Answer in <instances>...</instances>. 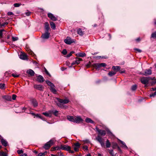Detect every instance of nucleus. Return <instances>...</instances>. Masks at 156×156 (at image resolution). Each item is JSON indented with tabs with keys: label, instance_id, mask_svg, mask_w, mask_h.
Returning <instances> with one entry per match:
<instances>
[{
	"label": "nucleus",
	"instance_id": "nucleus-1",
	"mask_svg": "<svg viewBox=\"0 0 156 156\" xmlns=\"http://www.w3.org/2000/svg\"><path fill=\"white\" fill-rule=\"evenodd\" d=\"M67 118L69 121L76 123H80L83 120L80 116H73L67 115Z\"/></svg>",
	"mask_w": 156,
	"mask_h": 156
},
{
	"label": "nucleus",
	"instance_id": "nucleus-2",
	"mask_svg": "<svg viewBox=\"0 0 156 156\" xmlns=\"http://www.w3.org/2000/svg\"><path fill=\"white\" fill-rule=\"evenodd\" d=\"M46 83L50 86V90L51 92L54 94H56L57 91L55 89V87L54 84L49 81H46Z\"/></svg>",
	"mask_w": 156,
	"mask_h": 156
},
{
	"label": "nucleus",
	"instance_id": "nucleus-3",
	"mask_svg": "<svg viewBox=\"0 0 156 156\" xmlns=\"http://www.w3.org/2000/svg\"><path fill=\"white\" fill-rule=\"evenodd\" d=\"M151 80H152L150 77H143L141 78L140 81L142 83L146 85Z\"/></svg>",
	"mask_w": 156,
	"mask_h": 156
},
{
	"label": "nucleus",
	"instance_id": "nucleus-4",
	"mask_svg": "<svg viewBox=\"0 0 156 156\" xmlns=\"http://www.w3.org/2000/svg\"><path fill=\"white\" fill-rule=\"evenodd\" d=\"M71 147L68 146L66 145H61V148L62 150H64L69 151V153L73 154L74 153V151H71Z\"/></svg>",
	"mask_w": 156,
	"mask_h": 156
},
{
	"label": "nucleus",
	"instance_id": "nucleus-5",
	"mask_svg": "<svg viewBox=\"0 0 156 156\" xmlns=\"http://www.w3.org/2000/svg\"><path fill=\"white\" fill-rule=\"evenodd\" d=\"M54 142V140H51L47 142L44 145V148L45 149H48L53 144Z\"/></svg>",
	"mask_w": 156,
	"mask_h": 156
},
{
	"label": "nucleus",
	"instance_id": "nucleus-6",
	"mask_svg": "<svg viewBox=\"0 0 156 156\" xmlns=\"http://www.w3.org/2000/svg\"><path fill=\"white\" fill-rule=\"evenodd\" d=\"M64 42L66 44H70L74 42L73 40L71 39L69 37H67L66 39L64 40Z\"/></svg>",
	"mask_w": 156,
	"mask_h": 156
},
{
	"label": "nucleus",
	"instance_id": "nucleus-7",
	"mask_svg": "<svg viewBox=\"0 0 156 156\" xmlns=\"http://www.w3.org/2000/svg\"><path fill=\"white\" fill-rule=\"evenodd\" d=\"M48 17L53 21H55L57 20V18L51 13H48Z\"/></svg>",
	"mask_w": 156,
	"mask_h": 156
},
{
	"label": "nucleus",
	"instance_id": "nucleus-8",
	"mask_svg": "<svg viewBox=\"0 0 156 156\" xmlns=\"http://www.w3.org/2000/svg\"><path fill=\"white\" fill-rule=\"evenodd\" d=\"M50 35V33L48 31H45V33L43 34L41 37L44 39H47L49 38Z\"/></svg>",
	"mask_w": 156,
	"mask_h": 156
},
{
	"label": "nucleus",
	"instance_id": "nucleus-9",
	"mask_svg": "<svg viewBox=\"0 0 156 156\" xmlns=\"http://www.w3.org/2000/svg\"><path fill=\"white\" fill-rule=\"evenodd\" d=\"M34 87L35 89L39 90H43L44 88V87L41 85L35 84L34 85Z\"/></svg>",
	"mask_w": 156,
	"mask_h": 156
},
{
	"label": "nucleus",
	"instance_id": "nucleus-10",
	"mask_svg": "<svg viewBox=\"0 0 156 156\" xmlns=\"http://www.w3.org/2000/svg\"><path fill=\"white\" fill-rule=\"evenodd\" d=\"M57 99L59 102L62 103L64 104H67L69 101L68 99H62L58 98H57Z\"/></svg>",
	"mask_w": 156,
	"mask_h": 156
},
{
	"label": "nucleus",
	"instance_id": "nucleus-11",
	"mask_svg": "<svg viewBox=\"0 0 156 156\" xmlns=\"http://www.w3.org/2000/svg\"><path fill=\"white\" fill-rule=\"evenodd\" d=\"M20 58L23 60H25L28 59L27 55L24 53H21L20 55Z\"/></svg>",
	"mask_w": 156,
	"mask_h": 156
},
{
	"label": "nucleus",
	"instance_id": "nucleus-12",
	"mask_svg": "<svg viewBox=\"0 0 156 156\" xmlns=\"http://www.w3.org/2000/svg\"><path fill=\"white\" fill-rule=\"evenodd\" d=\"M97 131L98 132L99 134L101 136H104L106 134V131L102 129H97Z\"/></svg>",
	"mask_w": 156,
	"mask_h": 156
},
{
	"label": "nucleus",
	"instance_id": "nucleus-13",
	"mask_svg": "<svg viewBox=\"0 0 156 156\" xmlns=\"http://www.w3.org/2000/svg\"><path fill=\"white\" fill-rule=\"evenodd\" d=\"M37 81L40 83H42L44 80L42 76L39 75L37 77Z\"/></svg>",
	"mask_w": 156,
	"mask_h": 156
},
{
	"label": "nucleus",
	"instance_id": "nucleus-14",
	"mask_svg": "<svg viewBox=\"0 0 156 156\" xmlns=\"http://www.w3.org/2000/svg\"><path fill=\"white\" fill-rule=\"evenodd\" d=\"M52 112V111H49L48 112H43L42 114L46 116L51 117V116Z\"/></svg>",
	"mask_w": 156,
	"mask_h": 156
},
{
	"label": "nucleus",
	"instance_id": "nucleus-15",
	"mask_svg": "<svg viewBox=\"0 0 156 156\" xmlns=\"http://www.w3.org/2000/svg\"><path fill=\"white\" fill-rule=\"evenodd\" d=\"M27 73L31 76H34L35 74L34 71L31 69L28 70L27 71Z\"/></svg>",
	"mask_w": 156,
	"mask_h": 156
},
{
	"label": "nucleus",
	"instance_id": "nucleus-16",
	"mask_svg": "<svg viewBox=\"0 0 156 156\" xmlns=\"http://www.w3.org/2000/svg\"><path fill=\"white\" fill-rule=\"evenodd\" d=\"M151 73L152 71L151 69H147L145 70L144 73H143V74L145 76H147L148 75H151Z\"/></svg>",
	"mask_w": 156,
	"mask_h": 156
},
{
	"label": "nucleus",
	"instance_id": "nucleus-17",
	"mask_svg": "<svg viewBox=\"0 0 156 156\" xmlns=\"http://www.w3.org/2000/svg\"><path fill=\"white\" fill-rule=\"evenodd\" d=\"M1 142L2 145L5 147H6L7 145V142L3 138L1 139Z\"/></svg>",
	"mask_w": 156,
	"mask_h": 156
},
{
	"label": "nucleus",
	"instance_id": "nucleus-18",
	"mask_svg": "<svg viewBox=\"0 0 156 156\" xmlns=\"http://www.w3.org/2000/svg\"><path fill=\"white\" fill-rule=\"evenodd\" d=\"M57 105L58 107L66 109L67 108V106L65 107L64 106V105L62 103H57Z\"/></svg>",
	"mask_w": 156,
	"mask_h": 156
},
{
	"label": "nucleus",
	"instance_id": "nucleus-19",
	"mask_svg": "<svg viewBox=\"0 0 156 156\" xmlns=\"http://www.w3.org/2000/svg\"><path fill=\"white\" fill-rule=\"evenodd\" d=\"M31 103L34 107H36L38 105V103L36 100L34 99H32L31 100Z\"/></svg>",
	"mask_w": 156,
	"mask_h": 156
},
{
	"label": "nucleus",
	"instance_id": "nucleus-20",
	"mask_svg": "<svg viewBox=\"0 0 156 156\" xmlns=\"http://www.w3.org/2000/svg\"><path fill=\"white\" fill-rule=\"evenodd\" d=\"M112 69L115 71V72H116L119 71L120 68L119 66H113L112 67Z\"/></svg>",
	"mask_w": 156,
	"mask_h": 156
},
{
	"label": "nucleus",
	"instance_id": "nucleus-21",
	"mask_svg": "<svg viewBox=\"0 0 156 156\" xmlns=\"http://www.w3.org/2000/svg\"><path fill=\"white\" fill-rule=\"evenodd\" d=\"M44 24L45 31L48 32V30L50 29L48 23L47 22H46Z\"/></svg>",
	"mask_w": 156,
	"mask_h": 156
},
{
	"label": "nucleus",
	"instance_id": "nucleus-22",
	"mask_svg": "<svg viewBox=\"0 0 156 156\" xmlns=\"http://www.w3.org/2000/svg\"><path fill=\"white\" fill-rule=\"evenodd\" d=\"M6 32L4 29L1 30H0V38H2L3 34H6Z\"/></svg>",
	"mask_w": 156,
	"mask_h": 156
},
{
	"label": "nucleus",
	"instance_id": "nucleus-23",
	"mask_svg": "<svg viewBox=\"0 0 156 156\" xmlns=\"http://www.w3.org/2000/svg\"><path fill=\"white\" fill-rule=\"evenodd\" d=\"M51 151H54L55 150H60L61 149V146L60 147L58 146H56L55 147H53L51 148Z\"/></svg>",
	"mask_w": 156,
	"mask_h": 156
},
{
	"label": "nucleus",
	"instance_id": "nucleus-24",
	"mask_svg": "<svg viewBox=\"0 0 156 156\" xmlns=\"http://www.w3.org/2000/svg\"><path fill=\"white\" fill-rule=\"evenodd\" d=\"M2 98L3 99L8 101H11V97L9 96H4L2 97Z\"/></svg>",
	"mask_w": 156,
	"mask_h": 156
},
{
	"label": "nucleus",
	"instance_id": "nucleus-25",
	"mask_svg": "<svg viewBox=\"0 0 156 156\" xmlns=\"http://www.w3.org/2000/svg\"><path fill=\"white\" fill-rule=\"evenodd\" d=\"M77 34L80 36H82L84 34V33L80 28H79L77 30Z\"/></svg>",
	"mask_w": 156,
	"mask_h": 156
},
{
	"label": "nucleus",
	"instance_id": "nucleus-26",
	"mask_svg": "<svg viewBox=\"0 0 156 156\" xmlns=\"http://www.w3.org/2000/svg\"><path fill=\"white\" fill-rule=\"evenodd\" d=\"M85 121L87 123H90L93 124H94V123L93 121L92 120L88 118H87L86 119Z\"/></svg>",
	"mask_w": 156,
	"mask_h": 156
},
{
	"label": "nucleus",
	"instance_id": "nucleus-27",
	"mask_svg": "<svg viewBox=\"0 0 156 156\" xmlns=\"http://www.w3.org/2000/svg\"><path fill=\"white\" fill-rule=\"evenodd\" d=\"M93 66L96 69H98L100 67V63H96L94 64H93Z\"/></svg>",
	"mask_w": 156,
	"mask_h": 156
},
{
	"label": "nucleus",
	"instance_id": "nucleus-28",
	"mask_svg": "<svg viewBox=\"0 0 156 156\" xmlns=\"http://www.w3.org/2000/svg\"><path fill=\"white\" fill-rule=\"evenodd\" d=\"M50 25L51 28L53 30H55L56 29V26L55 23L53 22H50Z\"/></svg>",
	"mask_w": 156,
	"mask_h": 156
},
{
	"label": "nucleus",
	"instance_id": "nucleus-29",
	"mask_svg": "<svg viewBox=\"0 0 156 156\" xmlns=\"http://www.w3.org/2000/svg\"><path fill=\"white\" fill-rule=\"evenodd\" d=\"M77 55L79 57H84L86 56V54L85 53H78Z\"/></svg>",
	"mask_w": 156,
	"mask_h": 156
},
{
	"label": "nucleus",
	"instance_id": "nucleus-30",
	"mask_svg": "<svg viewBox=\"0 0 156 156\" xmlns=\"http://www.w3.org/2000/svg\"><path fill=\"white\" fill-rule=\"evenodd\" d=\"M96 139L100 143L103 141L102 138L99 136H98Z\"/></svg>",
	"mask_w": 156,
	"mask_h": 156
},
{
	"label": "nucleus",
	"instance_id": "nucleus-31",
	"mask_svg": "<svg viewBox=\"0 0 156 156\" xmlns=\"http://www.w3.org/2000/svg\"><path fill=\"white\" fill-rule=\"evenodd\" d=\"M82 58H76V60L75 61L76 64H78L80 63V62L81 61H82Z\"/></svg>",
	"mask_w": 156,
	"mask_h": 156
},
{
	"label": "nucleus",
	"instance_id": "nucleus-32",
	"mask_svg": "<svg viewBox=\"0 0 156 156\" xmlns=\"http://www.w3.org/2000/svg\"><path fill=\"white\" fill-rule=\"evenodd\" d=\"M116 74V72L111 71L108 73V75L110 76H112Z\"/></svg>",
	"mask_w": 156,
	"mask_h": 156
},
{
	"label": "nucleus",
	"instance_id": "nucleus-33",
	"mask_svg": "<svg viewBox=\"0 0 156 156\" xmlns=\"http://www.w3.org/2000/svg\"><path fill=\"white\" fill-rule=\"evenodd\" d=\"M106 146L107 148H109L110 147L111 144L108 140H107L106 141Z\"/></svg>",
	"mask_w": 156,
	"mask_h": 156
},
{
	"label": "nucleus",
	"instance_id": "nucleus-34",
	"mask_svg": "<svg viewBox=\"0 0 156 156\" xmlns=\"http://www.w3.org/2000/svg\"><path fill=\"white\" fill-rule=\"evenodd\" d=\"M74 145L75 147L79 148L80 147V144L78 142H76L74 144Z\"/></svg>",
	"mask_w": 156,
	"mask_h": 156
},
{
	"label": "nucleus",
	"instance_id": "nucleus-35",
	"mask_svg": "<svg viewBox=\"0 0 156 156\" xmlns=\"http://www.w3.org/2000/svg\"><path fill=\"white\" fill-rule=\"evenodd\" d=\"M137 88V86L136 85H133L131 87V89L132 90H135Z\"/></svg>",
	"mask_w": 156,
	"mask_h": 156
},
{
	"label": "nucleus",
	"instance_id": "nucleus-36",
	"mask_svg": "<svg viewBox=\"0 0 156 156\" xmlns=\"http://www.w3.org/2000/svg\"><path fill=\"white\" fill-rule=\"evenodd\" d=\"M0 156H8L6 153L4 152H1L0 153Z\"/></svg>",
	"mask_w": 156,
	"mask_h": 156
},
{
	"label": "nucleus",
	"instance_id": "nucleus-37",
	"mask_svg": "<svg viewBox=\"0 0 156 156\" xmlns=\"http://www.w3.org/2000/svg\"><path fill=\"white\" fill-rule=\"evenodd\" d=\"M151 37L154 38L156 37V31L154 32L151 34Z\"/></svg>",
	"mask_w": 156,
	"mask_h": 156
},
{
	"label": "nucleus",
	"instance_id": "nucleus-38",
	"mask_svg": "<svg viewBox=\"0 0 156 156\" xmlns=\"http://www.w3.org/2000/svg\"><path fill=\"white\" fill-rule=\"evenodd\" d=\"M58 111L57 110H55L54 112L52 111V112L54 115L55 116H57L58 114Z\"/></svg>",
	"mask_w": 156,
	"mask_h": 156
},
{
	"label": "nucleus",
	"instance_id": "nucleus-39",
	"mask_svg": "<svg viewBox=\"0 0 156 156\" xmlns=\"http://www.w3.org/2000/svg\"><path fill=\"white\" fill-rule=\"evenodd\" d=\"M112 144L113 148H115L118 146L117 144L116 143L113 142L112 143Z\"/></svg>",
	"mask_w": 156,
	"mask_h": 156
},
{
	"label": "nucleus",
	"instance_id": "nucleus-40",
	"mask_svg": "<svg viewBox=\"0 0 156 156\" xmlns=\"http://www.w3.org/2000/svg\"><path fill=\"white\" fill-rule=\"evenodd\" d=\"M62 53L63 55H66L67 53V51L66 49H64L63 50Z\"/></svg>",
	"mask_w": 156,
	"mask_h": 156
},
{
	"label": "nucleus",
	"instance_id": "nucleus-41",
	"mask_svg": "<svg viewBox=\"0 0 156 156\" xmlns=\"http://www.w3.org/2000/svg\"><path fill=\"white\" fill-rule=\"evenodd\" d=\"M17 152L19 154H20L23 153V152L22 150H17Z\"/></svg>",
	"mask_w": 156,
	"mask_h": 156
},
{
	"label": "nucleus",
	"instance_id": "nucleus-42",
	"mask_svg": "<svg viewBox=\"0 0 156 156\" xmlns=\"http://www.w3.org/2000/svg\"><path fill=\"white\" fill-rule=\"evenodd\" d=\"M5 84H4L1 83L0 84V88L3 89L4 88Z\"/></svg>",
	"mask_w": 156,
	"mask_h": 156
},
{
	"label": "nucleus",
	"instance_id": "nucleus-43",
	"mask_svg": "<svg viewBox=\"0 0 156 156\" xmlns=\"http://www.w3.org/2000/svg\"><path fill=\"white\" fill-rule=\"evenodd\" d=\"M21 4L20 3H16L14 4V5L15 7H19L20 5Z\"/></svg>",
	"mask_w": 156,
	"mask_h": 156
},
{
	"label": "nucleus",
	"instance_id": "nucleus-44",
	"mask_svg": "<svg viewBox=\"0 0 156 156\" xmlns=\"http://www.w3.org/2000/svg\"><path fill=\"white\" fill-rule=\"evenodd\" d=\"M18 37H12V39L13 41H17L18 40Z\"/></svg>",
	"mask_w": 156,
	"mask_h": 156
},
{
	"label": "nucleus",
	"instance_id": "nucleus-45",
	"mask_svg": "<svg viewBox=\"0 0 156 156\" xmlns=\"http://www.w3.org/2000/svg\"><path fill=\"white\" fill-rule=\"evenodd\" d=\"M100 67H105L106 66V64L105 63H100Z\"/></svg>",
	"mask_w": 156,
	"mask_h": 156
},
{
	"label": "nucleus",
	"instance_id": "nucleus-46",
	"mask_svg": "<svg viewBox=\"0 0 156 156\" xmlns=\"http://www.w3.org/2000/svg\"><path fill=\"white\" fill-rule=\"evenodd\" d=\"M156 83V79L154 80H152L151 82L152 85H154Z\"/></svg>",
	"mask_w": 156,
	"mask_h": 156
},
{
	"label": "nucleus",
	"instance_id": "nucleus-47",
	"mask_svg": "<svg viewBox=\"0 0 156 156\" xmlns=\"http://www.w3.org/2000/svg\"><path fill=\"white\" fill-rule=\"evenodd\" d=\"M8 24V23L5 22L2 24L0 23V26H4L5 25H7Z\"/></svg>",
	"mask_w": 156,
	"mask_h": 156
},
{
	"label": "nucleus",
	"instance_id": "nucleus-48",
	"mask_svg": "<svg viewBox=\"0 0 156 156\" xmlns=\"http://www.w3.org/2000/svg\"><path fill=\"white\" fill-rule=\"evenodd\" d=\"M12 76L14 77H16L19 76V75H17L16 74H14L13 73L12 74Z\"/></svg>",
	"mask_w": 156,
	"mask_h": 156
},
{
	"label": "nucleus",
	"instance_id": "nucleus-49",
	"mask_svg": "<svg viewBox=\"0 0 156 156\" xmlns=\"http://www.w3.org/2000/svg\"><path fill=\"white\" fill-rule=\"evenodd\" d=\"M44 155H45L44 153H39V154H38V155L37 156H44Z\"/></svg>",
	"mask_w": 156,
	"mask_h": 156
},
{
	"label": "nucleus",
	"instance_id": "nucleus-50",
	"mask_svg": "<svg viewBox=\"0 0 156 156\" xmlns=\"http://www.w3.org/2000/svg\"><path fill=\"white\" fill-rule=\"evenodd\" d=\"M156 95V91H155L154 93L151 94L150 95V97H154V96Z\"/></svg>",
	"mask_w": 156,
	"mask_h": 156
},
{
	"label": "nucleus",
	"instance_id": "nucleus-51",
	"mask_svg": "<svg viewBox=\"0 0 156 156\" xmlns=\"http://www.w3.org/2000/svg\"><path fill=\"white\" fill-rule=\"evenodd\" d=\"M79 147H74V151H79Z\"/></svg>",
	"mask_w": 156,
	"mask_h": 156
},
{
	"label": "nucleus",
	"instance_id": "nucleus-52",
	"mask_svg": "<svg viewBox=\"0 0 156 156\" xmlns=\"http://www.w3.org/2000/svg\"><path fill=\"white\" fill-rule=\"evenodd\" d=\"M30 14L31 12L29 11H28L27 12H25V14L27 16H29L30 15Z\"/></svg>",
	"mask_w": 156,
	"mask_h": 156
},
{
	"label": "nucleus",
	"instance_id": "nucleus-53",
	"mask_svg": "<svg viewBox=\"0 0 156 156\" xmlns=\"http://www.w3.org/2000/svg\"><path fill=\"white\" fill-rule=\"evenodd\" d=\"M16 97V95L15 94H13L12 95V99L13 100H15Z\"/></svg>",
	"mask_w": 156,
	"mask_h": 156
},
{
	"label": "nucleus",
	"instance_id": "nucleus-54",
	"mask_svg": "<svg viewBox=\"0 0 156 156\" xmlns=\"http://www.w3.org/2000/svg\"><path fill=\"white\" fill-rule=\"evenodd\" d=\"M134 49L137 52H140V53L141 52V51H142L141 50L139 49L135 48Z\"/></svg>",
	"mask_w": 156,
	"mask_h": 156
},
{
	"label": "nucleus",
	"instance_id": "nucleus-55",
	"mask_svg": "<svg viewBox=\"0 0 156 156\" xmlns=\"http://www.w3.org/2000/svg\"><path fill=\"white\" fill-rule=\"evenodd\" d=\"M66 69V68H65L64 67H62L61 68V70L62 71H63L64 70H65Z\"/></svg>",
	"mask_w": 156,
	"mask_h": 156
},
{
	"label": "nucleus",
	"instance_id": "nucleus-56",
	"mask_svg": "<svg viewBox=\"0 0 156 156\" xmlns=\"http://www.w3.org/2000/svg\"><path fill=\"white\" fill-rule=\"evenodd\" d=\"M83 148L85 150H88V147L87 146H84L83 147Z\"/></svg>",
	"mask_w": 156,
	"mask_h": 156
},
{
	"label": "nucleus",
	"instance_id": "nucleus-57",
	"mask_svg": "<svg viewBox=\"0 0 156 156\" xmlns=\"http://www.w3.org/2000/svg\"><path fill=\"white\" fill-rule=\"evenodd\" d=\"M35 116L37 117H39L41 119V116L38 114H35Z\"/></svg>",
	"mask_w": 156,
	"mask_h": 156
},
{
	"label": "nucleus",
	"instance_id": "nucleus-58",
	"mask_svg": "<svg viewBox=\"0 0 156 156\" xmlns=\"http://www.w3.org/2000/svg\"><path fill=\"white\" fill-rule=\"evenodd\" d=\"M45 73L47 75H49V72H48V71H47V70L46 69H45Z\"/></svg>",
	"mask_w": 156,
	"mask_h": 156
},
{
	"label": "nucleus",
	"instance_id": "nucleus-59",
	"mask_svg": "<svg viewBox=\"0 0 156 156\" xmlns=\"http://www.w3.org/2000/svg\"><path fill=\"white\" fill-rule=\"evenodd\" d=\"M100 143L101 144V145L102 147H103V146H104V143L103 141H102L101 142V143Z\"/></svg>",
	"mask_w": 156,
	"mask_h": 156
},
{
	"label": "nucleus",
	"instance_id": "nucleus-60",
	"mask_svg": "<svg viewBox=\"0 0 156 156\" xmlns=\"http://www.w3.org/2000/svg\"><path fill=\"white\" fill-rule=\"evenodd\" d=\"M8 14L9 15H13V13L11 12H8Z\"/></svg>",
	"mask_w": 156,
	"mask_h": 156
},
{
	"label": "nucleus",
	"instance_id": "nucleus-61",
	"mask_svg": "<svg viewBox=\"0 0 156 156\" xmlns=\"http://www.w3.org/2000/svg\"><path fill=\"white\" fill-rule=\"evenodd\" d=\"M10 37V36L9 35H7V37L5 38V40L6 39H9Z\"/></svg>",
	"mask_w": 156,
	"mask_h": 156
},
{
	"label": "nucleus",
	"instance_id": "nucleus-62",
	"mask_svg": "<svg viewBox=\"0 0 156 156\" xmlns=\"http://www.w3.org/2000/svg\"><path fill=\"white\" fill-rule=\"evenodd\" d=\"M136 40V41H137V42H139L140 41V37H138L137 38Z\"/></svg>",
	"mask_w": 156,
	"mask_h": 156
},
{
	"label": "nucleus",
	"instance_id": "nucleus-63",
	"mask_svg": "<svg viewBox=\"0 0 156 156\" xmlns=\"http://www.w3.org/2000/svg\"><path fill=\"white\" fill-rule=\"evenodd\" d=\"M27 154H21L19 156H26Z\"/></svg>",
	"mask_w": 156,
	"mask_h": 156
},
{
	"label": "nucleus",
	"instance_id": "nucleus-64",
	"mask_svg": "<svg viewBox=\"0 0 156 156\" xmlns=\"http://www.w3.org/2000/svg\"><path fill=\"white\" fill-rule=\"evenodd\" d=\"M154 24L155 25H156V19H154Z\"/></svg>",
	"mask_w": 156,
	"mask_h": 156
}]
</instances>
